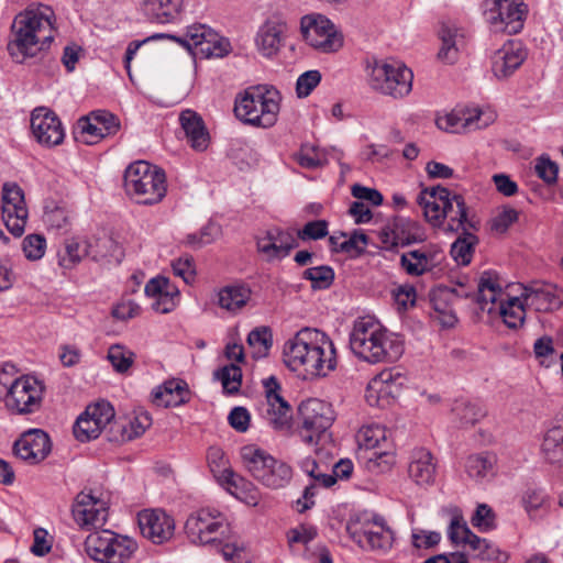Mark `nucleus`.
<instances>
[{
    "instance_id": "f257e3e1",
    "label": "nucleus",
    "mask_w": 563,
    "mask_h": 563,
    "mask_svg": "<svg viewBox=\"0 0 563 563\" xmlns=\"http://www.w3.org/2000/svg\"><path fill=\"white\" fill-rule=\"evenodd\" d=\"M285 363L292 371L311 376H327L336 367V351L332 340L322 331L303 328L284 346Z\"/></svg>"
},
{
    "instance_id": "f03ea898",
    "label": "nucleus",
    "mask_w": 563,
    "mask_h": 563,
    "mask_svg": "<svg viewBox=\"0 0 563 563\" xmlns=\"http://www.w3.org/2000/svg\"><path fill=\"white\" fill-rule=\"evenodd\" d=\"M53 16L48 7L29 9L15 16L12 24L13 40L8 44L9 53L15 62L23 63L49 45L54 38Z\"/></svg>"
},
{
    "instance_id": "7ed1b4c3",
    "label": "nucleus",
    "mask_w": 563,
    "mask_h": 563,
    "mask_svg": "<svg viewBox=\"0 0 563 563\" xmlns=\"http://www.w3.org/2000/svg\"><path fill=\"white\" fill-rule=\"evenodd\" d=\"M350 346L358 358L371 364L396 362L404 353V342L399 335L366 319L354 323Z\"/></svg>"
},
{
    "instance_id": "20e7f679",
    "label": "nucleus",
    "mask_w": 563,
    "mask_h": 563,
    "mask_svg": "<svg viewBox=\"0 0 563 563\" xmlns=\"http://www.w3.org/2000/svg\"><path fill=\"white\" fill-rule=\"evenodd\" d=\"M282 95L272 86H253L235 98L234 112L238 119L250 125L272 128L278 118Z\"/></svg>"
},
{
    "instance_id": "39448f33",
    "label": "nucleus",
    "mask_w": 563,
    "mask_h": 563,
    "mask_svg": "<svg viewBox=\"0 0 563 563\" xmlns=\"http://www.w3.org/2000/svg\"><path fill=\"white\" fill-rule=\"evenodd\" d=\"M124 188L137 203L155 205L166 195V176L163 169L145 161H137L125 169Z\"/></svg>"
},
{
    "instance_id": "423d86ee",
    "label": "nucleus",
    "mask_w": 563,
    "mask_h": 563,
    "mask_svg": "<svg viewBox=\"0 0 563 563\" xmlns=\"http://www.w3.org/2000/svg\"><path fill=\"white\" fill-rule=\"evenodd\" d=\"M413 74L406 65L391 60H375L369 66L368 84L378 93L400 99L410 93Z\"/></svg>"
},
{
    "instance_id": "0eeeda50",
    "label": "nucleus",
    "mask_w": 563,
    "mask_h": 563,
    "mask_svg": "<svg viewBox=\"0 0 563 563\" xmlns=\"http://www.w3.org/2000/svg\"><path fill=\"white\" fill-rule=\"evenodd\" d=\"M88 556L101 563H124L136 550V543L114 530H93L85 541Z\"/></svg>"
},
{
    "instance_id": "6e6552de",
    "label": "nucleus",
    "mask_w": 563,
    "mask_h": 563,
    "mask_svg": "<svg viewBox=\"0 0 563 563\" xmlns=\"http://www.w3.org/2000/svg\"><path fill=\"white\" fill-rule=\"evenodd\" d=\"M300 30L306 43L321 53H334L343 46V34L322 14L302 16Z\"/></svg>"
},
{
    "instance_id": "1a4fd4ad",
    "label": "nucleus",
    "mask_w": 563,
    "mask_h": 563,
    "mask_svg": "<svg viewBox=\"0 0 563 563\" xmlns=\"http://www.w3.org/2000/svg\"><path fill=\"white\" fill-rule=\"evenodd\" d=\"M484 14L495 32L512 35L523 27L527 5L522 0H485Z\"/></svg>"
},
{
    "instance_id": "9d476101",
    "label": "nucleus",
    "mask_w": 563,
    "mask_h": 563,
    "mask_svg": "<svg viewBox=\"0 0 563 563\" xmlns=\"http://www.w3.org/2000/svg\"><path fill=\"white\" fill-rule=\"evenodd\" d=\"M301 424L297 432L307 444L317 443L321 434L332 426L333 411L329 404L317 398L302 401L298 408Z\"/></svg>"
},
{
    "instance_id": "9b49d317",
    "label": "nucleus",
    "mask_w": 563,
    "mask_h": 563,
    "mask_svg": "<svg viewBox=\"0 0 563 563\" xmlns=\"http://www.w3.org/2000/svg\"><path fill=\"white\" fill-rule=\"evenodd\" d=\"M263 385L266 398L263 418L275 431L288 433L291 429L292 411L280 395L278 380L271 376L263 380Z\"/></svg>"
},
{
    "instance_id": "f8f14e48",
    "label": "nucleus",
    "mask_w": 563,
    "mask_h": 563,
    "mask_svg": "<svg viewBox=\"0 0 563 563\" xmlns=\"http://www.w3.org/2000/svg\"><path fill=\"white\" fill-rule=\"evenodd\" d=\"M42 401V386L31 377H19L10 383L5 397L8 409L18 415L35 412Z\"/></svg>"
},
{
    "instance_id": "ddd939ff",
    "label": "nucleus",
    "mask_w": 563,
    "mask_h": 563,
    "mask_svg": "<svg viewBox=\"0 0 563 563\" xmlns=\"http://www.w3.org/2000/svg\"><path fill=\"white\" fill-rule=\"evenodd\" d=\"M31 129L36 141L47 147L59 145L65 136L58 117L46 108H36L31 115Z\"/></svg>"
},
{
    "instance_id": "4468645a",
    "label": "nucleus",
    "mask_w": 563,
    "mask_h": 563,
    "mask_svg": "<svg viewBox=\"0 0 563 563\" xmlns=\"http://www.w3.org/2000/svg\"><path fill=\"white\" fill-rule=\"evenodd\" d=\"M71 514L75 521L84 527L101 528L108 517L106 503L91 492H80L73 504Z\"/></svg>"
},
{
    "instance_id": "2eb2a0df",
    "label": "nucleus",
    "mask_w": 563,
    "mask_h": 563,
    "mask_svg": "<svg viewBox=\"0 0 563 563\" xmlns=\"http://www.w3.org/2000/svg\"><path fill=\"white\" fill-rule=\"evenodd\" d=\"M13 451L19 459L34 465L47 457L52 451V442L46 432L32 429L15 441Z\"/></svg>"
},
{
    "instance_id": "dca6fc26",
    "label": "nucleus",
    "mask_w": 563,
    "mask_h": 563,
    "mask_svg": "<svg viewBox=\"0 0 563 563\" xmlns=\"http://www.w3.org/2000/svg\"><path fill=\"white\" fill-rule=\"evenodd\" d=\"M287 31V23L282 19H267L255 35L254 42L257 52L266 58L275 57L284 46Z\"/></svg>"
},
{
    "instance_id": "f3484780",
    "label": "nucleus",
    "mask_w": 563,
    "mask_h": 563,
    "mask_svg": "<svg viewBox=\"0 0 563 563\" xmlns=\"http://www.w3.org/2000/svg\"><path fill=\"white\" fill-rule=\"evenodd\" d=\"M217 530H189V540L197 545L214 549L222 553L225 561L232 563H249L250 554L246 548L238 543H224L221 539L214 536Z\"/></svg>"
},
{
    "instance_id": "a211bd4d",
    "label": "nucleus",
    "mask_w": 563,
    "mask_h": 563,
    "mask_svg": "<svg viewBox=\"0 0 563 563\" xmlns=\"http://www.w3.org/2000/svg\"><path fill=\"white\" fill-rule=\"evenodd\" d=\"M527 58V52L517 41H508L492 56V71L497 79L510 77Z\"/></svg>"
},
{
    "instance_id": "6ab92c4d",
    "label": "nucleus",
    "mask_w": 563,
    "mask_h": 563,
    "mask_svg": "<svg viewBox=\"0 0 563 563\" xmlns=\"http://www.w3.org/2000/svg\"><path fill=\"white\" fill-rule=\"evenodd\" d=\"M78 129L87 134V143H95L100 139L115 134L120 129L119 119L104 110L92 111L78 121Z\"/></svg>"
},
{
    "instance_id": "aec40b11",
    "label": "nucleus",
    "mask_w": 563,
    "mask_h": 563,
    "mask_svg": "<svg viewBox=\"0 0 563 563\" xmlns=\"http://www.w3.org/2000/svg\"><path fill=\"white\" fill-rule=\"evenodd\" d=\"M451 192L437 186L424 188L417 197V203L423 209L424 218L433 227H440L445 219V206Z\"/></svg>"
},
{
    "instance_id": "412c9836",
    "label": "nucleus",
    "mask_w": 563,
    "mask_h": 563,
    "mask_svg": "<svg viewBox=\"0 0 563 563\" xmlns=\"http://www.w3.org/2000/svg\"><path fill=\"white\" fill-rule=\"evenodd\" d=\"M296 246H298L296 238L291 233L279 229H271L257 239V250L268 261L286 257Z\"/></svg>"
},
{
    "instance_id": "4be33fe9",
    "label": "nucleus",
    "mask_w": 563,
    "mask_h": 563,
    "mask_svg": "<svg viewBox=\"0 0 563 563\" xmlns=\"http://www.w3.org/2000/svg\"><path fill=\"white\" fill-rule=\"evenodd\" d=\"M402 375L394 369H384L373 377L366 389V400L371 406H380V401L394 397L402 385Z\"/></svg>"
},
{
    "instance_id": "5701e85b",
    "label": "nucleus",
    "mask_w": 563,
    "mask_h": 563,
    "mask_svg": "<svg viewBox=\"0 0 563 563\" xmlns=\"http://www.w3.org/2000/svg\"><path fill=\"white\" fill-rule=\"evenodd\" d=\"M521 298L527 307L538 312L553 311L561 306V299L556 296L551 285L532 283L523 287Z\"/></svg>"
},
{
    "instance_id": "b1692460",
    "label": "nucleus",
    "mask_w": 563,
    "mask_h": 563,
    "mask_svg": "<svg viewBox=\"0 0 563 563\" xmlns=\"http://www.w3.org/2000/svg\"><path fill=\"white\" fill-rule=\"evenodd\" d=\"M483 115L484 113L481 111H475L474 114L452 112L443 117H439L437 119V125L439 129L452 133L482 129L494 121V115L492 113H489L485 120H483Z\"/></svg>"
},
{
    "instance_id": "393cba45",
    "label": "nucleus",
    "mask_w": 563,
    "mask_h": 563,
    "mask_svg": "<svg viewBox=\"0 0 563 563\" xmlns=\"http://www.w3.org/2000/svg\"><path fill=\"white\" fill-rule=\"evenodd\" d=\"M433 455L426 449L412 451L408 464V475L417 485H431L435 478Z\"/></svg>"
},
{
    "instance_id": "a878e982",
    "label": "nucleus",
    "mask_w": 563,
    "mask_h": 563,
    "mask_svg": "<svg viewBox=\"0 0 563 563\" xmlns=\"http://www.w3.org/2000/svg\"><path fill=\"white\" fill-rule=\"evenodd\" d=\"M179 121L190 146L198 152L207 150L210 137L201 117L187 109L180 113Z\"/></svg>"
},
{
    "instance_id": "bb28decb",
    "label": "nucleus",
    "mask_w": 563,
    "mask_h": 563,
    "mask_svg": "<svg viewBox=\"0 0 563 563\" xmlns=\"http://www.w3.org/2000/svg\"><path fill=\"white\" fill-rule=\"evenodd\" d=\"M441 47L438 58L446 64H454L457 60L459 52L464 46V34L451 23L443 22L439 29Z\"/></svg>"
},
{
    "instance_id": "cd10ccee",
    "label": "nucleus",
    "mask_w": 563,
    "mask_h": 563,
    "mask_svg": "<svg viewBox=\"0 0 563 563\" xmlns=\"http://www.w3.org/2000/svg\"><path fill=\"white\" fill-rule=\"evenodd\" d=\"M346 538L365 551L387 550L391 547L393 530H344Z\"/></svg>"
},
{
    "instance_id": "c85d7f7f",
    "label": "nucleus",
    "mask_w": 563,
    "mask_h": 563,
    "mask_svg": "<svg viewBox=\"0 0 563 563\" xmlns=\"http://www.w3.org/2000/svg\"><path fill=\"white\" fill-rule=\"evenodd\" d=\"M450 538L454 543H461L464 548L473 551L475 556L483 560L498 559V549L490 544L486 539H482L474 534L472 530H450Z\"/></svg>"
},
{
    "instance_id": "c756f323",
    "label": "nucleus",
    "mask_w": 563,
    "mask_h": 563,
    "mask_svg": "<svg viewBox=\"0 0 563 563\" xmlns=\"http://www.w3.org/2000/svg\"><path fill=\"white\" fill-rule=\"evenodd\" d=\"M152 396L158 407H178L188 401L189 390L184 382L173 379L155 388Z\"/></svg>"
},
{
    "instance_id": "7c9ffc66",
    "label": "nucleus",
    "mask_w": 563,
    "mask_h": 563,
    "mask_svg": "<svg viewBox=\"0 0 563 563\" xmlns=\"http://www.w3.org/2000/svg\"><path fill=\"white\" fill-rule=\"evenodd\" d=\"M240 455L245 470L258 482L275 459L254 444L241 448Z\"/></svg>"
},
{
    "instance_id": "2f4dec72",
    "label": "nucleus",
    "mask_w": 563,
    "mask_h": 563,
    "mask_svg": "<svg viewBox=\"0 0 563 563\" xmlns=\"http://www.w3.org/2000/svg\"><path fill=\"white\" fill-rule=\"evenodd\" d=\"M541 455L548 463L563 466V423L552 427L544 433Z\"/></svg>"
},
{
    "instance_id": "473e14b6",
    "label": "nucleus",
    "mask_w": 563,
    "mask_h": 563,
    "mask_svg": "<svg viewBox=\"0 0 563 563\" xmlns=\"http://www.w3.org/2000/svg\"><path fill=\"white\" fill-rule=\"evenodd\" d=\"M224 478L229 485V492L246 505L256 506L260 500L257 487L249 479L235 474L231 470L224 471Z\"/></svg>"
},
{
    "instance_id": "72a5a7b5",
    "label": "nucleus",
    "mask_w": 563,
    "mask_h": 563,
    "mask_svg": "<svg viewBox=\"0 0 563 563\" xmlns=\"http://www.w3.org/2000/svg\"><path fill=\"white\" fill-rule=\"evenodd\" d=\"M251 298V289L243 285H231L221 288L217 294L220 308L235 312L243 308Z\"/></svg>"
},
{
    "instance_id": "f704fd0d",
    "label": "nucleus",
    "mask_w": 563,
    "mask_h": 563,
    "mask_svg": "<svg viewBox=\"0 0 563 563\" xmlns=\"http://www.w3.org/2000/svg\"><path fill=\"white\" fill-rule=\"evenodd\" d=\"M152 424V418L147 412H140L134 416L129 421L118 422L114 421L111 426V431L120 433V437L117 434L113 437L117 441H130L134 438L142 435L146 429H148Z\"/></svg>"
},
{
    "instance_id": "c9c22d12",
    "label": "nucleus",
    "mask_w": 563,
    "mask_h": 563,
    "mask_svg": "<svg viewBox=\"0 0 563 563\" xmlns=\"http://www.w3.org/2000/svg\"><path fill=\"white\" fill-rule=\"evenodd\" d=\"M445 218L449 219L448 230L450 231H463L467 227L475 229V225L467 220V208L461 195H450L445 206Z\"/></svg>"
},
{
    "instance_id": "e433bc0d",
    "label": "nucleus",
    "mask_w": 563,
    "mask_h": 563,
    "mask_svg": "<svg viewBox=\"0 0 563 563\" xmlns=\"http://www.w3.org/2000/svg\"><path fill=\"white\" fill-rule=\"evenodd\" d=\"M85 251L88 257L93 261L114 256L119 245L114 239L106 232L87 238L84 241Z\"/></svg>"
},
{
    "instance_id": "4c0bfd02",
    "label": "nucleus",
    "mask_w": 563,
    "mask_h": 563,
    "mask_svg": "<svg viewBox=\"0 0 563 563\" xmlns=\"http://www.w3.org/2000/svg\"><path fill=\"white\" fill-rule=\"evenodd\" d=\"M180 0H144L145 15L157 23L170 22L178 13Z\"/></svg>"
},
{
    "instance_id": "58836bf2",
    "label": "nucleus",
    "mask_w": 563,
    "mask_h": 563,
    "mask_svg": "<svg viewBox=\"0 0 563 563\" xmlns=\"http://www.w3.org/2000/svg\"><path fill=\"white\" fill-rule=\"evenodd\" d=\"M207 32H211V29L205 24H195L188 26L183 36L161 34L154 37H167L184 46L194 56H197L200 51V43H203L207 38Z\"/></svg>"
},
{
    "instance_id": "ea45409f",
    "label": "nucleus",
    "mask_w": 563,
    "mask_h": 563,
    "mask_svg": "<svg viewBox=\"0 0 563 563\" xmlns=\"http://www.w3.org/2000/svg\"><path fill=\"white\" fill-rule=\"evenodd\" d=\"M501 294V286L490 273L485 272L478 283L477 302L481 309L490 313L493 311V306Z\"/></svg>"
},
{
    "instance_id": "a19ab883",
    "label": "nucleus",
    "mask_w": 563,
    "mask_h": 563,
    "mask_svg": "<svg viewBox=\"0 0 563 563\" xmlns=\"http://www.w3.org/2000/svg\"><path fill=\"white\" fill-rule=\"evenodd\" d=\"M400 264L407 274L419 276L432 269L433 255L424 250L409 251L401 255Z\"/></svg>"
},
{
    "instance_id": "79ce46f5",
    "label": "nucleus",
    "mask_w": 563,
    "mask_h": 563,
    "mask_svg": "<svg viewBox=\"0 0 563 563\" xmlns=\"http://www.w3.org/2000/svg\"><path fill=\"white\" fill-rule=\"evenodd\" d=\"M391 222L396 238L401 246L423 242L426 240V234L418 222L402 217H396Z\"/></svg>"
},
{
    "instance_id": "37998d69",
    "label": "nucleus",
    "mask_w": 563,
    "mask_h": 563,
    "mask_svg": "<svg viewBox=\"0 0 563 563\" xmlns=\"http://www.w3.org/2000/svg\"><path fill=\"white\" fill-rule=\"evenodd\" d=\"M386 429L378 424L362 427L357 434L356 441L360 449L377 451L379 448H389L387 441Z\"/></svg>"
},
{
    "instance_id": "c03bdc74",
    "label": "nucleus",
    "mask_w": 563,
    "mask_h": 563,
    "mask_svg": "<svg viewBox=\"0 0 563 563\" xmlns=\"http://www.w3.org/2000/svg\"><path fill=\"white\" fill-rule=\"evenodd\" d=\"M292 478L291 467L283 461L274 459L273 463L260 479L264 486L273 489L285 487Z\"/></svg>"
},
{
    "instance_id": "a18cd8bd",
    "label": "nucleus",
    "mask_w": 563,
    "mask_h": 563,
    "mask_svg": "<svg viewBox=\"0 0 563 563\" xmlns=\"http://www.w3.org/2000/svg\"><path fill=\"white\" fill-rule=\"evenodd\" d=\"M298 465L319 486L328 488L335 483V478L329 473L330 467L327 463L318 462L314 457L307 456Z\"/></svg>"
},
{
    "instance_id": "49530a36",
    "label": "nucleus",
    "mask_w": 563,
    "mask_h": 563,
    "mask_svg": "<svg viewBox=\"0 0 563 563\" xmlns=\"http://www.w3.org/2000/svg\"><path fill=\"white\" fill-rule=\"evenodd\" d=\"M495 464L496 456L492 453L485 452L470 455L465 463V470L471 478L481 481L494 474Z\"/></svg>"
},
{
    "instance_id": "de8ad7c7",
    "label": "nucleus",
    "mask_w": 563,
    "mask_h": 563,
    "mask_svg": "<svg viewBox=\"0 0 563 563\" xmlns=\"http://www.w3.org/2000/svg\"><path fill=\"white\" fill-rule=\"evenodd\" d=\"M478 239L475 234L464 229L461 235L451 245V255L461 265H468L472 261L474 247Z\"/></svg>"
},
{
    "instance_id": "09e8293b",
    "label": "nucleus",
    "mask_w": 563,
    "mask_h": 563,
    "mask_svg": "<svg viewBox=\"0 0 563 563\" xmlns=\"http://www.w3.org/2000/svg\"><path fill=\"white\" fill-rule=\"evenodd\" d=\"M525 306V301L521 297H514L506 302H500L499 314L508 328L518 329L522 327L526 318Z\"/></svg>"
},
{
    "instance_id": "8fccbe9b",
    "label": "nucleus",
    "mask_w": 563,
    "mask_h": 563,
    "mask_svg": "<svg viewBox=\"0 0 563 563\" xmlns=\"http://www.w3.org/2000/svg\"><path fill=\"white\" fill-rule=\"evenodd\" d=\"M232 47L228 38L220 36L211 30L207 32V38L200 43V51L196 57L200 58H221L231 52Z\"/></svg>"
},
{
    "instance_id": "3c124183",
    "label": "nucleus",
    "mask_w": 563,
    "mask_h": 563,
    "mask_svg": "<svg viewBox=\"0 0 563 563\" xmlns=\"http://www.w3.org/2000/svg\"><path fill=\"white\" fill-rule=\"evenodd\" d=\"M87 256L85 246L77 238L65 241L62 250L58 251V264L65 269H71Z\"/></svg>"
},
{
    "instance_id": "603ef678",
    "label": "nucleus",
    "mask_w": 563,
    "mask_h": 563,
    "mask_svg": "<svg viewBox=\"0 0 563 563\" xmlns=\"http://www.w3.org/2000/svg\"><path fill=\"white\" fill-rule=\"evenodd\" d=\"M230 522L217 510L199 509L192 512L186 520L185 528H221Z\"/></svg>"
},
{
    "instance_id": "864d4df0",
    "label": "nucleus",
    "mask_w": 563,
    "mask_h": 563,
    "mask_svg": "<svg viewBox=\"0 0 563 563\" xmlns=\"http://www.w3.org/2000/svg\"><path fill=\"white\" fill-rule=\"evenodd\" d=\"M137 523L139 528H175L174 519L162 508L141 510Z\"/></svg>"
},
{
    "instance_id": "5fc2aeb1",
    "label": "nucleus",
    "mask_w": 563,
    "mask_h": 563,
    "mask_svg": "<svg viewBox=\"0 0 563 563\" xmlns=\"http://www.w3.org/2000/svg\"><path fill=\"white\" fill-rule=\"evenodd\" d=\"M452 411L462 427L474 426L486 415L479 405L463 400L456 401Z\"/></svg>"
},
{
    "instance_id": "6e6d98bb",
    "label": "nucleus",
    "mask_w": 563,
    "mask_h": 563,
    "mask_svg": "<svg viewBox=\"0 0 563 563\" xmlns=\"http://www.w3.org/2000/svg\"><path fill=\"white\" fill-rule=\"evenodd\" d=\"M247 343L254 350V357L266 356L273 344L271 329L267 327L255 328L249 333Z\"/></svg>"
},
{
    "instance_id": "4d7b16f0",
    "label": "nucleus",
    "mask_w": 563,
    "mask_h": 563,
    "mask_svg": "<svg viewBox=\"0 0 563 563\" xmlns=\"http://www.w3.org/2000/svg\"><path fill=\"white\" fill-rule=\"evenodd\" d=\"M214 378L220 380L222 387L228 394H235L240 390L242 384V369L235 365H225L214 372Z\"/></svg>"
},
{
    "instance_id": "13d9d810",
    "label": "nucleus",
    "mask_w": 563,
    "mask_h": 563,
    "mask_svg": "<svg viewBox=\"0 0 563 563\" xmlns=\"http://www.w3.org/2000/svg\"><path fill=\"white\" fill-rule=\"evenodd\" d=\"M302 278L310 280L312 289H328L334 280V271L331 266L320 265L307 268Z\"/></svg>"
},
{
    "instance_id": "bf43d9fd",
    "label": "nucleus",
    "mask_w": 563,
    "mask_h": 563,
    "mask_svg": "<svg viewBox=\"0 0 563 563\" xmlns=\"http://www.w3.org/2000/svg\"><path fill=\"white\" fill-rule=\"evenodd\" d=\"M84 415L89 417L100 431L110 424L115 416L113 407L108 401L88 406Z\"/></svg>"
},
{
    "instance_id": "052dcab7",
    "label": "nucleus",
    "mask_w": 563,
    "mask_h": 563,
    "mask_svg": "<svg viewBox=\"0 0 563 563\" xmlns=\"http://www.w3.org/2000/svg\"><path fill=\"white\" fill-rule=\"evenodd\" d=\"M43 218L48 227L63 229L69 223L70 212L66 206L52 201L45 206Z\"/></svg>"
},
{
    "instance_id": "680f3d73",
    "label": "nucleus",
    "mask_w": 563,
    "mask_h": 563,
    "mask_svg": "<svg viewBox=\"0 0 563 563\" xmlns=\"http://www.w3.org/2000/svg\"><path fill=\"white\" fill-rule=\"evenodd\" d=\"M135 354L120 344H113L109 347L108 360L118 373H125L132 366Z\"/></svg>"
},
{
    "instance_id": "e2e57ef3",
    "label": "nucleus",
    "mask_w": 563,
    "mask_h": 563,
    "mask_svg": "<svg viewBox=\"0 0 563 563\" xmlns=\"http://www.w3.org/2000/svg\"><path fill=\"white\" fill-rule=\"evenodd\" d=\"M522 504L530 517L542 516L549 507V499L541 489H528L522 497Z\"/></svg>"
},
{
    "instance_id": "0e129e2a",
    "label": "nucleus",
    "mask_w": 563,
    "mask_h": 563,
    "mask_svg": "<svg viewBox=\"0 0 563 563\" xmlns=\"http://www.w3.org/2000/svg\"><path fill=\"white\" fill-rule=\"evenodd\" d=\"M26 208L22 189L15 184H4L2 192V213Z\"/></svg>"
},
{
    "instance_id": "69168bd1",
    "label": "nucleus",
    "mask_w": 563,
    "mask_h": 563,
    "mask_svg": "<svg viewBox=\"0 0 563 563\" xmlns=\"http://www.w3.org/2000/svg\"><path fill=\"white\" fill-rule=\"evenodd\" d=\"M534 172L547 185H554L558 180L559 166L555 162L543 154L536 158Z\"/></svg>"
},
{
    "instance_id": "338daca9",
    "label": "nucleus",
    "mask_w": 563,
    "mask_h": 563,
    "mask_svg": "<svg viewBox=\"0 0 563 563\" xmlns=\"http://www.w3.org/2000/svg\"><path fill=\"white\" fill-rule=\"evenodd\" d=\"M474 528H494L498 525L497 514L487 504H478L471 518Z\"/></svg>"
},
{
    "instance_id": "774afa93",
    "label": "nucleus",
    "mask_w": 563,
    "mask_h": 563,
    "mask_svg": "<svg viewBox=\"0 0 563 563\" xmlns=\"http://www.w3.org/2000/svg\"><path fill=\"white\" fill-rule=\"evenodd\" d=\"M101 431L89 417L81 413L74 424V435L81 442H87L99 437Z\"/></svg>"
}]
</instances>
